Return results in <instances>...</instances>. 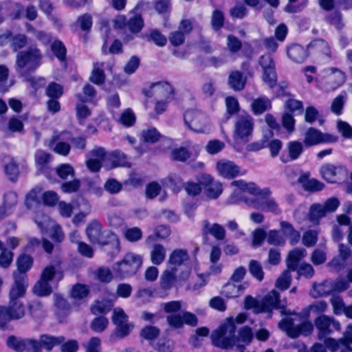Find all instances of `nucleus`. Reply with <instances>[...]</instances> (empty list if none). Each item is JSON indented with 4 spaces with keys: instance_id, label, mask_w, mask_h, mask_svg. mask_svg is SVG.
I'll list each match as a JSON object with an SVG mask.
<instances>
[{
    "instance_id": "nucleus-1",
    "label": "nucleus",
    "mask_w": 352,
    "mask_h": 352,
    "mask_svg": "<svg viewBox=\"0 0 352 352\" xmlns=\"http://www.w3.org/2000/svg\"><path fill=\"white\" fill-rule=\"evenodd\" d=\"M327 307L325 301H319L302 309L300 312L294 314V317H285L282 318L278 324V328L286 335L292 339L297 338L300 336H308L314 331V325L309 320L310 312L320 314L324 312Z\"/></svg>"
},
{
    "instance_id": "nucleus-2",
    "label": "nucleus",
    "mask_w": 352,
    "mask_h": 352,
    "mask_svg": "<svg viewBox=\"0 0 352 352\" xmlns=\"http://www.w3.org/2000/svg\"><path fill=\"white\" fill-rule=\"evenodd\" d=\"M236 327L232 318L227 319L226 322L214 330L211 336L212 344L217 347L228 349L234 345L243 352L245 345H248L253 339L252 328L243 326L239 329L238 336H235Z\"/></svg>"
},
{
    "instance_id": "nucleus-3",
    "label": "nucleus",
    "mask_w": 352,
    "mask_h": 352,
    "mask_svg": "<svg viewBox=\"0 0 352 352\" xmlns=\"http://www.w3.org/2000/svg\"><path fill=\"white\" fill-rule=\"evenodd\" d=\"M43 55L36 46H30L16 54L15 69L18 74L25 77L33 87L45 83L43 78L31 76L41 65Z\"/></svg>"
},
{
    "instance_id": "nucleus-4",
    "label": "nucleus",
    "mask_w": 352,
    "mask_h": 352,
    "mask_svg": "<svg viewBox=\"0 0 352 352\" xmlns=\"http://www.w3.org/2000/svg\"><path fill=\"white\" fill-rule=\"evenodd\" d=\"M86 233L89 241L100 245L111 258L120 252L118 236L110 232H102V226L97 220H93L87 227Z\"/></svg>"
},
{
    "instance_id": "nucleus-5",
    "label": "nucleus",
    "mask_w": 352,
    "mask_h": 352,
    "mask_svg": "<svg viewBox=\"0 0 352 352\" xmlns=\"http://www.w3.org/2000/svg\"><path fill=\"white\" fill-rule=\"evenodd\" d=\"M33 264L32 258L28 254H21L16 260L17 269L13 272L14 283L11 287L12 294H25L28 287L27 272Z\"/></svg>"
},
{
    "instance_id": "nucleus-6",
    "label": "nucleus",
    "mask_w": 352,
    "mask_h": 352,
    "mask_svg": "<svg viewBox=\"0 0 352 352\" xmlns=\"http://www.w3.org/2000/svg\"><path fill=\"white\" fill-rule=\"evenodd\" d=\"M24 294L15 293L12 294L10 289L9 293L10 303L8 307L0 306V329H6L7 324L12 320H18L23 318L25 315V307L20 298Z\"/></svg>"
},
{
    "instance_id": "nucleus-7",
    "label": "nucleus",
    "mask_w": 352,
    "mask_h": 352,
    "mask_svg": "<svg viewBox=\"0 0 352 352\" xmlns=\"http://www.w3.org/2000/svg\"><path fill=\"white\" fill-rule=\"evenodd\" d=\"M286 298H280V294L275 289L270 292L260 302V312L272 313L274 309L279 310L281 316L294 317V311L287 309Z\"/></svg>"
},
{
    "instance_id": "nucleus-8",
    "label": "nucleus",
    "mask_w": 352,
    "mask_h": 352,
    "mask_svg": "<svg viewBox=\"0 0 352 352\" xmlns=\"http://www.w3.org/2000/svg\"><path fill=\"white\" fill-rule=\"evenodd\" d=\"M142 263V258L141 256L133 253H128L122 261L114 265L113 270L118 276L125 278L135 274Z\"/></svg>"
},
{
    "instance_id": "nucleus-9",
    "label": "nucleus",
    "mask_w": 352,
    "mask_h": 352,
    "mask_svg": "<svg viewBox=\"0 0 352 352\" xmlns=\"http://www.w3.org/2000/svg\"><path fill=\"white\" fill-rule=\"evenodd\" d=\"M314 324L317 329L318 338L322 340L334 331H340L341 325L340 322L332 317L326 315H320L314 320Z\"/></svg>"
},
{
    "instance_id": "nucleus-10",
    "label": "nucleus",
    "mask_w": 352,
    "mask_h": 352,
    "mask_svg": "<svg viewBox=\"0 0 352 352\" xmlns=\"http://www.w3.org/2000/svg\"><path fill=\"white\" fill-rule=\"evenodd\" d=\"M338 141V136L310 127L305 133L303 144L306 147H311L322 143H335Z\"/></svg>"
},
{
    "instance_id": "nucleus-11",
    "label": "nucleus",
    "mask_w": 352,
    "mask_h": 352,
    "mask_svg": "<svg viewBox=\"0 0 352 352\" xmlns=\"http://www.w3.org/2000/svg\"><path fill=\"white\" fill-rule=\"evenodd\" d=\"M322 177L329 183H339L348 177V170L344 165L327 164L320 168Z\"/></svg>"
},
{
    "instance_id": "nucleus-12",
    "label": "nucleus",
    "mask_w": 352,
    "mask_h": 352,
    "mask_svg": "<svg viewBox=\"0 0 352 352\" xmlns=\"http://www.w3.org/2000/svg\"><path fill=\"white\" fill-rule=\"evenodd\" d=\"M259 64L263 69V80L270 87L274 88L277 82L275 63L270 53L261 56Z\"/></svg>"
},
{
    "instance_id": "nucleus-13",
    "label": "nucleus",
    "mask_w": 352,
    "mask_h": 352,
    "mask_svg": "<svg viewBox=\"0 0 352 352\" xmlns=\"http://www.w3.org/2000/svg\"><path fill=\"white\" fill-rule=\"evenodd\" d=\"M201 184L206 197L210 199H217L223 192L222 184L219 182L214 181L213 177L208 174H201L197 178Z\"/></svg>"
},
{
    "instance_id": "nucleus-14",
    "label": "nucleus",
    "mask_w": 352,
    "mask_h": 352,
    "mask_svg": "<svg viewBox=\"0 0 352 352\" xmlns=\"http://www.w3.org/2000/svg\"><path fill=\"white\" fill-rule=\"evenodd\" d=\"M309 46L318 52V61L320 64H329L336 59V54L331 47L324 39L318 38L312 41Z\"/></svg>"
},
{
    "instance_id": "nucleus-15",
    "label": "nucleus",
    "mask_w": 352,
    "mask_h": 352,
    "mask_svg": "<svg viewBox=\"0 0 352 352\" xmlns=\"http://www.w3.org/2000/svg\"><path fill=\"white\" fill-rule=\"evenodd\" d=\"M166 322L170 327L177 329L182 328L184 324L196 327L198 324V319L195 314L185 311L180 314L167 316Z\"/></svg>"
},
{
    "instance_id": "nucleus-16",
    "label": "nucleus",
    "mask_w": 352,
    "mask_h": 352,
    "mask_svg": "<svg viewBox=\"0 0 352 352\" xmlns=\"http://www.w3.org/2000/svg\"><path fill=\"white\" fill-rule=\"evenodd\" d=\"M185 124L192 131L197 133H204L206 123V116L204 113L188 110L184 113Z\"/></svg>"
},
{
    "instance_id": "nucleus-17",
    "label": "nucleus",
    "mask_w": 352,
    "mask_h": 352,
    "mask_svg": "<svg viewBox=\"0 0 352 352\" xmlns=\"http://www.w3.org/2000/svg\"><path fill=\"white\" fill-rule=\"evenodd\" d=\"M107 155L104 148L98 146L93 148L86 155L87 168L93 173L98 172L102 167V162L107 163Z\"/></svg>"
},
{
    "instance_id": "nucleus-18",
    "label": "nucleus",
    "mask_w": 352,
    "mask_h": 352,
    "mask_svg": "<svg viewBox=\"0 0 352 352\" xmlns=\"http://www.w3.org/2000/svg\"><path fill=\"white\" fill-rule=\"evenodd\" d=\"M254 129V120L248 113L238 116L234 126V134L239 138L243 140L252 135Z\"/></svg>"
},
{
    "instance_id": "nucleus-19",
    "label": "nucleus",
    "mask_w": 352,
    "mask_h": 352,
    "mask_svg": "<svg viewBox=\"0 0 352 352\" xmlns=\"http://www.w3.org/2000/svg\"><path fill=\"white\" fill-rule=\"evenodd\" d=\"M245 203L254 209L270 212L274 214H279L282 212V210L279 208L276 200L272 197H269V196L261 199V200L256 198H253L251 200L245 199Z\"/></svg>"
},
{
    "instance_id": "nucleus-20",
    "label": "nucleus",
    "mask_w": 352,
    "mask_h": 352,
    "mask_svg": "<svg viewBox=\"0 0 352 352\" xmlns=\"http://www.w3.org/2000/svg\"><path fill=\"white\" fill-rule=\"evenodd\" d=\"M142 92L148 98H151L155 94H161L166 100H173L174 96L173 89L168 82L152 83L148 89H143Z\"/></svg>"
},
{
    "instance_id": "nucleus-21",
    "label": "nucleus",
    "mask_w": 352,
    "mask_h": 352,
    "mask_svg": "<svg viewBox=\"0 0 352 352\" xmlns=\"http://www.w3.org/2000/svg\"><path fill=\"white\" fill-rule=\"evenodd\" d=\"M287 151L283 152L280 155V160L283 164H287L290 162L298 160L304 151L303 143L294 140L290 141L287 144Z\"/></svg>"
},
{
    "instance_id": "nucleus-22",
    "label": "nucleus",
    "mask_w": 352,
    "mask_h": 352,
    "mask_svg": "<svg viewBox=\"0 0 352 352\" xmlns=\"http://www.w3.org/2000/svg\"><path fill=\"white\" fill-rule=\"evenodd\" d=\"M217 170L219 175L226 179H233L238 175H243L245 172L241 173V168L234 162L222 160L217 163Z\"/></svg>"
},
{
    "instance_id": "nucleus-23",
    "label": "nucleus",
    "mask_w": 352,
    "mask_h": 352,
    "mask_svg": "<svg viewBox=\"0 0 352 352\" xmlns=\"http://www.w3.org/2000/svg\"><path fill=\"white\" fill-rule=\"evenodd\" d=\"M147 3L143 1H139L132 12L134 14L128 19L127 28L132 34H138L144 26V21L141 14L138 11L142 9Z\"/></svg>"
},
{
    "instance_id": "nucleus-24",
    "label": "nucleus",
    "mask_w": 352,
    "mask_h": 352,
    "mask_svg": "<svg viewBox=\"0 0 352 352\" xmlns=\"http://www.w3.org/2000/svg\"><path fill=\"white\" fill-rule=\"evenodd\" d=\"M107 169L116 167H130L131 163L127 161V156L120 150H115L107 155V163L104 165Z\"/></svg>"
},
{
    "instance_id": "nucleus-25",
    "label": "nucleus",
    "mask_w": 352,
    "mask_h": 352,
    "mask_svg": "<svg viewBox=\"0 0 352 352\" xmlns=\"http://www.w3.org/2000/svg\"><path fill=\"white\" fill-rule=\"evenodd\" d=\"M177 272V269L176 267H169L163 272L160 277V284L164 294H161L160 297L166 296L168 291L173 287L177 280L176 277Z\"/></svg>"
},
{
    "instance_id": "nucleus-26",
    "label": "nucleus",
    "mask_w": 352,
    "mask_h": 352,
    "mask_svg": "<svg viewBox=\"0 0 352 352\" xmlns=\"http://www.w3.org/2000/svg\"><path fill=\"white\" fill-rule=\"evenodd\" d=\"M201 232L204 237L210 234L218 241L223 240L226 236V230L219 223L211 224L207 219L203 221Z\"/></svg>"
},
{
    "instance_id": "nucleus-27",
    "label": "nucleus",
    "mask_w": 352,
    "mask_h": 352,
    "mask_svg": "<svg viewBox=\"0 0 352 352\" xmlns=\"http://www.w3.org/2000/svg\"><path fill=\"white\" fill-rule=\"evenodd\" d=\"M309 176L310 174L308 172L302 173L298 177V182L302 185L303 189L306 191H321L324 188V184L316 179H309Z\"/></svg>"
},
{
    "instance_id": "nucleus-28",
    "label": "nucleus",
    "mask_w": 352,
    "mask_h": 352,
    "mask_svg": "<svg viewBox=\"0 0 352 352\" xmlns=\"http://www.w3.org/2000/svg\"><path fill=\"white\" fill-rule=\"evenodd\" d=\"M307 255V251L305 248H295L288 253L286 263L287 270L296 271L299 266L300 261L305 257Z\"/></svg>"
},
{
    "instance_id": "nucleus-29",
    "label": "nucleus",
    "mask_w": 352,
    "mask_h": 352,
    "mask_svg": "<svg viewBox=\"0 0 352 352\" xmlns=\"http://www.w3.org/2000/svg\"><path fill=\"white\" fill-rule=\"evenodd\" d=\"M188 251L184 249H175L170 254L168 263L170 267H176L184 265L189 260Z\"/></svg>"
},
{
    "instance_id": "nucleus-30",
    "label": "nucleus",
    "mask_w": 352,
    "mask_h": 352,
    "mask_svg": "<svg viewBox=\"0 0 352 352\" xmlns=\"http://www.w3.org/2000/svg\"><path fill=\"white\" fill-rule=\"evenodd\" d=\"M17 203V195L8 192L4 195L3 204L0 207V220L10 214Z\"/></svg>"
},
{
    "instance_id": "nucleus-31",
    "label": "nucleus",
    "mask_w": 352,
    "mask_h": 352,
    "mask_svg": "<svg viewBox=\"0 0 352 352\" xmlns=\"http://www.w3.org/2000/svg\"><path fill=\"white\" fill-rule=\"evenodd\" d=\"M287 54L291 60L297 63L304 62L308 56L307 50L298 44H293L288 47Z\"/></svg>"
},
{
    "instance_id": "nucleus-32",
    "label": "nucleus",
    "mask_w": 352,
    "mask_h": 352,
    "mask_svg": "<svg viewBox=\"0 0 352 352\" xmlns=\"http://www.w3.org/2000/svg\"><path fill=\"white\" fill-rule=\"evenodd\" d=\"M50 50L55 58L62 64L67 65V47L64 43L55 38L50 45Z\"/></svg>"
},
{
    "instance_id": "nucleus-33",
    "label": "nucleus",
    "mask_w": 352,
    "mask_h": 352,
    "mask_svg": "<svg viewBox=\"0 0 352 352\" xmlns=\"http://www.w3.org/2000/svg\"><path fill=\"white\" fill-rule=\"evenodd\" d=\"M228 85L234 91L243 90L246 85V78L243 74L238 70L232 71L228 76Z\"/></svg>"
},
{
    "instance_id": "nucleus-34",
    "label": "nucleus",
    "mask_w": 352,
    "mask_h": 352,
    "mask_svg": "<svg viewBox=\"0 0 352 352\" xmlns=\"http://www.w3.org/2000/svg\"><path fill=\"white\" fill-rule=\"evenodd\" d=\"M27 32L32 34L42 45L47 46L51 45L54 40L50 32L35 29L31 24L26 25Z\"/></svg>"
},
{
    "instance_id": "nucleus-35",
    "label": "nucleus",
    "mask_w": 352,
    "mask_h": 352,
    "mask_svg": "<svg viewBox=\"0 0 352 352\" xmlns=\"http://www.w3.org/2000/svg\"><path fill=\"white\" fill-rule=\"evenodd\" d=\"M58 139L66 140L70 141L75 148L84 150L87 145L86 139L83 137H76L73 138L71 133L68 131H63L59 134L54 136V140H57Z\"/></svg>"
},
{
    "instance_id": "nucleus-36",
    "label": "nucleus",
    "mask_w": 352,
    "mask_h": 352,
    "mask_svg": "<svg viewBox=\"0 0 352 352\" xmlns=\"http://www.w3.org/2000/svg\"><path fill=\"white\" fill-rule=\"evenodd\" d=\"M162 184L165 187L171 189L175 193L179 192L185 185L182 178L175 173L170 174L167 177L164 178L162 180Z\"/></svg>"
},
{
    "instance_id": "nucleus-37",
    "label": "nucleus",
    "mask_w": 352,
    "mask_h": 352,
    "mask_svg": "<svg viewBox=\"0 0 352 352\" xmlns=\"http://www.w3.org/2000/svg\"><path fill=\"white\" fill-rule=\"evenodd\" d=\"M323 72L326 74H329L330 80L333 81L332 87L333 89L340 87L345 82V74L336 67H329L324 69Z\"/></svg>"
},
{
    "instance_id": "nucleus-38",
    "label": "nucleus",
    "mask_w": 352,
    "mask_h": 352,
    "mask_svg": "<svg viewBox=\"0 0 352 352\" xmlns=\"http://www.w3.org/2000/svg\"><path fill=\"white\" fill-rule=\"evenodd\" d=\"M104 63H96L89 76V81L97 85H102L104 83L106 76L103 69Z\"/></svg>"
},
{
    "instance_id": "nucleus-39",
    "label": "nucleus",
    "mask_w": 352,
    "mask_h": 352,
    "mask_svg": "<svg viewBox=\"0 0 352 352\" xmlns=\"http://www.w3.org/2000/svg\"><path fill=\"white\" fill-rule=\"evenodd\" d=\"M245 287L241 284L228 282L221 291V294L228 298H236L243 292Z\"/></svg>"
},
{
    "instance_id": "nucleus-40",
    "label": "nucleus",
    "mask_w": 352,
    "mask_h": 352,
    "mask_svg": "<svg viewBox=\"0 0 352 352\" xmlns=\"http://www.w3.org/2000/svg\"><path fill=\"white\" fill-rule=\"evenodd\" d=\"M65 340L64 336L56 337L47 334H43L40 336L42 348H44L47 351H51L55 346L63 343Z\"/></svg>"
},
{
    "instance_id": "nucleus-41",
    "label": "nucleus",
    "mask_w": 352,
    "mask_h": 352,
    "mask_svg": "<svg viewBox=\"0 0 352 352\" xmlns=\"http://www.w3.org/2000/svg\"><path fill=\"white\" fill-rule=\"evenodd\" d=\"M347 94L345 91L337 96L332 101L331 111L336 116H340L343 113V109L346 102Z\"/></svg>"
},
{
    "instance_id": "nucleus-42",
    "label": "nucleus",
    "mask_w": 352,
    "mask_h": 352,
    "mask_svg": "<svg viewBox=\"0 0 352 352\" xmlns=\"http://www.w3.org/2000/svg\"><path fill=\"white\" fill-rule=\"evenodd\" d=\"M113 307V302L109 299H104L101 301H96V303L91 306V311L94 315L107 314L109 313Z\"/></svg>"
},
{
    "instance_id": "nucleus-43",
    "label": "nucleus",
    "mask_w": 352,
    "mask_h": 352,
    "mask_svg": "<svg viewBox=\"0 0 352 352\" xmlns=\"http://www.w3.org/2000/svg\"><path fill=\"white\" fill-rule=\"evenodd\" d=\"M82 93L77 94L76 97L78 98L79 102L82 103L85 102H94V98L96 96V89L91 85L87 83L82 88Z\"/></svg>"
},
{
    "instance_id": "nucleus-44",
    "label": "nucleus",
    "mask_w": 352,
    "mask_h": 352,
    "mask_svg": "<svg viewBox=\"0 0 352 352\" xmlns=\"http://www.w3.org/2000/svg\"><path fill=\"white\" fill-rule=\"evenodd\" d=\"M26 339L15 336H10L6 340L7 346L16 352L25 351Z\"/></svg>"
},
{
    "instance_id": "nucleus-45",
    "label": "nucleus",
    "mask_w": 352,
    "mask_h": 352,
    "mask_svg": "<svg viewBox=\"0 0 352 352\" xmlns=\"http://www.w3.org/2000/svg\"><path fill=\"white\" fill-rule=\"evenodd\" d=\"M166 250L161 244H155L151 252V260L154 265H160L165 259Z\"/></svg>"
},
{
    "instance_id": "nucleus-46",
    "label": "nucleus",
    "mask_w": 352,
    "mask_h": 352,
    "mask_svg": "<svg viewBox=\"0 0 352 352\" xmlns=\"http://www.w3.org/2000/svg\"><path fill=\"white\" fill-rule=\"evenodd\" d=\"M33 292L38 296H47L52 294V288L48 281L40 278L34 285Z\"/></svg>"
},
{
    "instance_id": "nucleus-47",
    "label": "nucleus",
    "mask_w": 352,
    "mask_h": 352,
    "mask_svg": "<svg viewBox=\"0 0 352 352\" xmlns=\"http://www.w3.org/2000/svg\"><path fill=\"white\" fill-rule=\"evenodd\" d=\"M250 194L264 199L272 194V191L269 188H260L255 183H248L245 190Z\"/></svg>"
},
{
    "instance_id": "nucleus-48",
    "label": "nucleus",
    "mask_w": 352,
    "mask_h": 352,
    "mask_svg": "<svg viewBox=\"0 0 352 352\" xmlns=\"http://www.w3.org/2000/svg\"><path fill=\"white\" fill-rule=\"evenodd\" d=\"M162 138L156 128H148L142 131V139L144 142L155 143Z\"/></svg>"
},
{
    "instance_id": "nucleus-49",
    "label": "nucleus",
    "mask_w": 352,
    "mask_h": 352,
    "mask_svg": "<svg viewBox=\"0 0 352 352\" xmlns=\"http://www.w3.org/2000/svg\"><path fill=\"white\" fill-rule=\"evenodd\" d=\"M324 206L320 204H314L310 207L309 219L312 223H318L319 220L326 215Z\"/></svg>"
},
{
    "instance_id": "nucleus-50",
    "label": "nucleus",
    "mask_w": 352,
    "mask_h": 352,
    "mask_svg": "<svg viewBox=\"0 0 352 352\" xmlns=\"http://www.w3.org/2000/svg\"><path fill=\"white\" fill-rule=\"evenodd\" d=\"M45 93L50 98L59 99L63 94V87L57 82H52L47 86Z\"/></svg>"
},
{
    "instance_id": "nucleus-51",
    "label": "nucleus",
    "mask_w": 352,
    "mask_h": 352,
    "mask_svg": "<svg viewBox=\"0 0 352 352\" xmlns=\"http://www.w3.org/2000/svg\"><path fill=\"white\" fill-rule=\"evenodd\" d=\"M248 270L250 274L258 281L264 278V272L261 263L256 260H251L248 265Z\"/></svg>"
},
{
    "instance_id": "nucleus-52",
    "label": "nucleus",
    "mask_w": 352,
    "mask_h": 352,
    "mask_svg": "<svg viewBox=\"0 0 352 352\" xmlns=\"http://www.w3.org/2000/svg\"><path fill=\"white\" fill-rule=\"evenodd\" d=\"M307 3L308 0H289L284 10L288 13H298L303 10Z\"/></svg>"
},
{
    "instance_id": "nucleus-53",
    "label": "nucleus",
    "mask_w": 352,
    "mask_h": 352,
    "mask_svg": "<svg viewBox=\"0 0 352 352\" xmlns=\"http://www.w3.org/2000/svg\"><path fill=\"white\" fill-rule=\"evenodd\" d=\"M54 136L55 135L52 137L51 142V144L54 145L53 148L54 151L59 155L63 156L68 155L71 150L70 144L68 142H65V140L58 139L57 140H54Z\"/></svg>"
},
{
    "instance_id": "nucleus-54",
    "label": "nucleus",
    "mask_w": 352,
    "mask_h": 352,
    "mask_svg": "<svg viewBox=\"0 0 352 352\" xmlns=\"http://www.w3.org/2000/svg\"><path fill=\"white\" fill-rule=\"evenodd\" d=\"M133 328V325L128 322L116 325V329L111 336V339H122L126 337Z\"/></svg>"
},
{
    "instance_id": "nucleus-55",
    "label": "nucleus",
    "mask_w": 352,
    "mask_h": 352,
    "mask_svg": "<svg viewBox=\"0 0 352 352\" xmlns=\"http://www.w3.org/2000/svg\"><path fill=\"white\" fill-rule=\"evenodd\" d=\"M89 294V287L80 283L74 285L71 290V297L75 300H82L86 298Z\"/></svg>"
},
{
    "instance_id": "nucleus-56",
    "label": "nucleus",
    "mask_w": 352,
    "mask_h": 352,
    "mask_svg": "<svg viewBox=\"0 0 352 352\" xmlns=\"http://www.w3.org/2000/svg\"><path fill=\"white\" fill-rule=\"evenodd\" d=\"M93 25L92 16L90 14L85 13L80 15L76 21L74 25L79 27L84 32H88L91 30Z\"/></svg>"
},
{
    "instance_id": "nucleus-57",
    "label": "nucleus",
    "mask_w": 352,
    "mask_h": 352,
    "mask_svg": "<svg viewBox=\"0 0 352 352\" xmlns=\"http://www.w3.org/2000/svg\"><path fill=\"white\" fill-rule=\"evenodd\" d=\"M251 107L255 115H260L270 107V102L267 98H259L252 102Z\"/></svg>"
},
{
    "instance_id": "nucleus-58",
    "label": "nucleus",
    "mask_w": 352,
    "mask_h": 352,
    "mask_svg": "<svg viewBox=\"0 0 352 352\" xmlns=\"http://www.w3.org/2000/svg\"><path fill=\"white\" fill-rule=\"evenodd\" d=\"M268 244L275 246H283L285 243L284 236L276 230H271L267 234Z\"/></svg>"
},
{
    "instance_id": "nucleus-59",
    "label": "nucleus",
    "mask_w": 352,
    "mask_h": 352,
    "mask_svg": "<svg viewBox=\"0 0 352 352\" xmlns=\"http://www.w3.org/2000/svg\"><path fill=\"white\" fill-rule=\"evenodd\" d=\"M225 16L222 11L214 10L211 16V26L213 30H220L224 25Z\"/></svg>"
},
{
    "instance_id": "nucleus-60",
    "label": "nucleus",
    "mask_w": 352,
    "mask_h": 352,
    "mask_svg": "<svg viewBox=\"0 0 352 352\" xmlns=\"http://www.w3.org/2000/svg\"><path fill=\"white\" fill-rule=\"evenodd\" d=\"M273 135V132L270 131L269 135H264L262 139L248 144L246 146V150L248 151L256 152L264 148H266L267 144V138L272 137Z\"/></svg>"
},
{
    "instance_id": "nucleus-61",
    "label": "nucleus",
    "mask_w": 352,
    "mask_h": 352,
    "mask_svg": "<svg viewBox=\"0 0 352 352\" xmlns=\"http://www.w3.org/2000/svg\"><path fill=\"white\" fill-rule=\"evenodd\" d=\"M119 121L125 127H130L135 123L136 117L133 110L127 108L121 113Z\"/></svg>"
},
{
    "instance_id": "nucleus-62",
    "label": "nucleus",
    "mask_w": 352,
    "mask_h": 352,
    "mask_svg": "<svg viewBox=\"0 0 352 352\" xmlns=\"http://www.w3.org/2000/svg\"><path fill=\"white\" fill-rule=\"evenodd\" d=\"M41 192V188L36 187L32 189L25 196V205L28 209H31L38 203V195Z\"/></svg>"
},
{
    "instance_id": "nucleus-63",
    "label": "nucleus",
    "mask_w": 352,
    "mask_h": 352,
    "mask_svg": "<svg viewBox=\"0 0 352 352\" xmlns=\"http://www.w3.org/2000/svg\"><path fill=\"white\" fill-rule=\"evenodd\" d=\"M318 232L316 230H309L303 233L302 243L307 248L313 247L318 241Z\"/></svg>"
},
{
    "instance_id": "nucleus-64",
    "label": "nucleus",
    "mask_w": 352,
    "mask_h": 352,
    "mask_svg": "<svg viewBox=\"0 0 352 352\" xmlns=\"http://www.w3.org/2000/svg\"><path fill=\"white\" fill-rule=\"evenodd\" d=\"M58 176L62 179H67L69 176L74 177L75 172L74 168L69 164H62L56 168Z\"/></svg>"
}]
</instances>
